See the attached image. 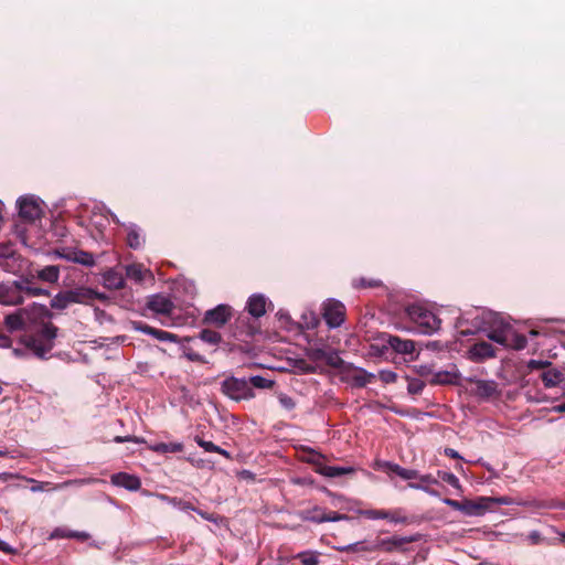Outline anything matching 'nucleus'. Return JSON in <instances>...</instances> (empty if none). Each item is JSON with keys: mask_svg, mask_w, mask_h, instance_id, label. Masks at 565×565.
Segmentation results:
<instances>
[{"mask_svg": "<svg viewBox=\"0 0 565 565\" xmlns=\"http://www.w3.org/2000/svg\"><path fill=\"white\" fill-rule=\"evenodd\" d=\"M444 452H445V455H446L447 457H449V458H454V459H459V458H461V457L459 456V454H458L455 449H452V448H445V451H444Z\"/></svg>", "mask_w": 565, "mask_h": 565, "instance_id": "e2e57ef3", "label": "nucleus"}, {"mask_svg": "<svg viewBox=\"0 0 565 565\" xmlns=\"http://www.w3.org/2000/svg\"><path fill=\"white\" fill-rule=\"evenodd\" d=\"M247 382L252 388H270L275 384L274 381L263 377L260 375L252 376L249 377V380H247Z\"/></svg>", "mask_w": 565, "mask_h": 565, "instance_id": "58836bf2", "label": "nucleus"}, {"mask_svg": "<svg viewBox=\"0 0 565 565\" xmlns=\"http://www.w3.org/2000/svg\"><path fill=\"white\" fill-rule=\"evenodd\" d=\"M552 363L550 361H540V360H530L527 362V367L530 370H547Z\"/></svg>", "mask_w": 565, "mask_h": 565, "instance_id": "603ef678", "label": "nucleus"}, {"mask_svg": "<svg viewBox=\"0 0 565 565\" xmlns=\"http://www.w3.org/2000/svg\"><path fill=\"white\" fill-rule=\"evenodd\" d=\"M18 206L20 217L28 222H33L41 216V206L32 196H24L19 199Z\"/></svg>", "mask_w": 565, "mask_h": 565, "instance_id": "ddd939ff", "label": "nucleus"}, {"mask_svg": "<svg viewBox=\"0 0 565 565\" xmlns=\"http://www.w3.org/2000/svg\"><path fill=\"white\" fill-rule=\"evenodd\" d=\"M23 294H26L28 296H41V295H49V291L45 289H42L40 287H29L23 285Z\"/></svg>", "mask_w": 565, "mask_h": 565, "instance_id": "864d4df0", "label": "nucleus"}, {"mask_svg": "<svg viewBox=\"0 0 565 565\" xmlns=\"http://www.w3.org/2000/svg\"><path fill=\"white\" fill-rule=\"evenodd\" d=\"M475 395L481 398H490L497 393L498 385L494 381H476Z\"/></svg>", "mask_w": 565, "mask_h": 565, "instance_id": "a878e982", "label": "nucleus"}, {"mask_svg": "<svg viewBox=\"0 0 565 565\" xmlns=\"http://www.w3.org/2000/svg\"><path fill=\"white\" fill-rule=\"evenodd\" d=\"M399 477L404 480H414L419 477V473L417 470L414 469L402 468Z\"/></svg>", "mask_w": 565, "mask_h": 565, "instance_id": "6e6d98bb", "label": "nucleus"}, {"mask_svg": "<svg viewBox=\"0 0 565 565\" xmlns=\"http://www.w3.org/2000/svg\"><path fill=\"white\" fill-rule=\"evenodd\" d=\"M260 331L258 320L245 312L241 313L232 327V335L239 342L248 343Z\"/></svg>", "mask_w": 565, "mask_h": 565, "instance_id": "39448f33", "label": "nucleus"}, {"mask_svg": "<svg viewBox=\"0 0 565 565\" xmlns=\"http://www.w3.org/2000/svg\"><path fill=\"white\" fill-rule=\"evenodd\" d=\"M71 305L72 302L67 290H63L56 294L50 302L51 308L55 310H64L68 308Z\"/></svg>", "mask_w": 565, "mask_h": 565, "instance_id": "473e14b6", "label": "nucleus"}, {"mask_svg": "<svg viewBox=\"0 0 565 565\" xmlns=\"http://www.w3.org/2000/svg\"><path fill=\"white\" fill-rule=\"evenodd\" d=\"M387 512L388 510H376V509H370L363 511V515L371 520H377V519H387Z\"/></svg>", "mask_w": 565, "mask_h": 565, "instance_id": "49530a36", "label": "nucleus"}, {"mask_svg": "<svg viewBox=\"0 0 565 565\" xmlns=\"http://www.w3.org/2000/svg\"><path fill=\"white\" fill-rule=\"evenodd\" d=\"M320 553L315 551H305L296 555V558L301 562L302 565H319Z\"/></svg>", "mask_w": 565, "mask_h": 565, "instance_id": "c9c22d12", "label": "nucleus"}, {"mask_svg": "<svg viewBox=\"0 0 565 565\" xmlns=\"http://www.w3.org/2000/svg\"><path fill=\"white\" fill-rule=\"evenodd\" d=\"M134 328L135 330L137 331H140L145 334H149V335H152L154 337V334H157V331L158 329L142 322V321H137V322H134Z\"/></svg>", "mask_w": 565, "mask_h": 565, "instance_id": "de8ad7c7", "label": "nucleus"}, {"mask_svg": "<svg viewBox=\"0 0 565 565\" xmlns=\"http://www.w3.org/2000/svg\"><path fill=\"white\" fill-rule=\"evenodd\" d=\"M457 381V375L455 373L448 371H440L433 375L429 383L431 385H446V384H455Z\"/></svg>", "mask_w": 565, "mask_h": 565, "instance_id": "2f4dec72", "label": "nucleus"}, {"mask_svg": "<svg viewBox=\"0 0 565 565\" xmlns=\"http://www.w3.org/2000/svg\"><path fill=\"white\" fill-rule=\"evenodd\" d=\"M147 306L151 311L160 315H171L174 309L173 302L163 295L151 296Z\"/></svg>", "mask_w": 565, "mask_h": 565, "instance_id": "f3484780", "label": "nucleus"}, {"mask_svg": "<svg viewBox=\"0 0 565 565\" xmlns=\"http://www.w3.org/2000/svg\"><path fill=\"white\" fill-rule=\"evenodd\" d=\"M470 354L472 360L482 361L484 359L493 358L495 355V351L489 342L480 341L471 347Z\"/></svg>", "mask_w": 565, "mask_h": 565, "instance_id": "aec40b11", "label": "nucleus"}, {"mask_svg": "<svg viewBox=\"0 0 565 565\" xmlns=\"http://www.w3.org/2000/svg\"><path fill=\"white\" fill-rule=\"evenodd\" d=\"M511 326L505 324L500 329L492 330L488 333V338L503 347L508 343V339L511 337Z\"/></svg>", "mask_w": 565, "mask_h": 565, "instance_id": "7c9ffc66", "label": "nucleus"}, {"mask_svg": "<svg viewBox=\"0 0 565 565\" xmlns=\"http://www.w3.org/2000/svg\"><path fill=\"white\" fill-rule=\"evenodd\" d=\"M324 363L328 366L337 369V370H339L342 373L347 372L349 370V367H351V364L344 362L340 358L339 353L337 351H334V350H328L327 351Z\"/></svg>", "mask_w": 565, "mask_h": 565, "instance_id": "c85d7f7f", "label": "nucleus"}, {"mask_svg": "<svg viewBox=\"0 0 565 565\" xmlns=\"http://www.w3.org/2000/svg\"><path fill=\"white\" fill-rule=\"evenodd\" d=\"M324 363L328 366L337 369V370H339L342 373L347 372L349 370V367H351V364L344 362L340 358L339 353L337 351H334V350H328L327 351Z\"/></svg>", "mask_w": 565, "mask_h": 565, "instance_id": "cd10ccee", "label": "nucleus"}, {"mask_svg": "<svg viewBox=\"0 0 565 565\" xmlns=\"http://www.w3.org/2000/svg\"><path fill=\"white\" fill-rule=\"evenodd\" d=\"M127 232V244L132 249H139L143 243L145 237L141 234V230L136 224H129L126 226Z\"/></svg>", "mask_w": 565, "mask_h": 565, "instance_id": "393cba45", "label": "nucleus"}, {"mask_svg": "<svg viewBox=\"0 0 565 565\" xmlns=\"http://www.w3.org/2000/svg\"><path fill=\"white\" fill-rule=\"evenodd\" d=\"M103 285L110 290H119L125 287L124 276L115 269H109L103 275Z\"/></svg>", "mask_w": 565, "mask_h": 565, "instance_id": "412c9836", "label": "nucleus"}, {"mask_svg": "<svg viewBox=\"0 0 565 565\" xmlns=\"http://www.w3.org/2000/svg\"><path fill=\"white\" fill-rule=\"evenodd\" d=\"M299 516L302 521H309L313 523L337 522L349 519L347 514H341L335 511L326 512L318 505L313 507L312 509L301 511Z\"/></svg>", "mask_w": 565, "mask_h": 565, "instance_id": "6e6552de", "label": "nucleus"}, {"mask_svg": "<svg viewBox=\"0 0 565 565\" xmlns=\"http://www.w3.org/2000/svg\"><path fill=\"white\" fill-rule=\"evenodd\" d=\"M554 411L557 413H565V403H561V404L554 406Z\"/></svg>", "mask_w": 565, "mask_h": 565, "instance_id": "774afa93", "label": "nucleus"}, {"mask_svg": "<svg viewBox=\"0 0 565 565\" xmlns=\"http://www.w3.org/2000/svg\"><path fill=\"white\" fill-rule=\"evenodd\" d=\"M58 328L50 320H38L28 333L20 338V342L38 359H47L55 345Z\"/></svg>", "mask_w": 565, "mask_h": 565, "instance_id": "f257e3e1", "label": "nucleus"}, {"mask_svg": "<svg viewBox=\"0 0 565 565\" xmlns=\"http://www.w3.org/2000/svg\"><path fill=\"white\" fill-rule=\"evenodd\" d=\"M23 300V282L13 281L11 284L0 285V303L17 306L22 303Z\"/></svg>", "mask_w": 565, "mask_h": 565, "instance_id": "9b49d317", "label": "nucleus"}, {"mask_svg": "<svg viewBox=\"0 0 565 565\" xmlns=\"http://www.w3.org/2000/svg\"><path fill=\"white\" fill-rule=\"evenodd\" d=\"M438 477L444 482L448 483L449 486H451V487H454L456 489L460 488L459 479L452 472H449V471H438Z\"/></svg>", "mask_w": 565, "mask_h": 565, "instance_id": "37998d69", "label": "nucleus"}, {"mask_svg": "<svg viewBox=\"0 0 565 565\" xmlns=\"http://www.w3.org/2000/svg\"><path fill=\"white\" fill-rule=\"evenodd\" d=\"M508 497L492 498L479 497L476 500H462L461 512L466 515H483L487 511L491 510L494 504H510Z\"/></svg>", "mask_w": 565, "mask_h": 565, "instance_id": "423d86ee", "label": "nucleus"}, {"mask_svg": "<svg viewBox=\"0 0 565 565\" xmlns=\"http://www.w3.org/2000/svg\"><path fill=\"white\" fill-rule=\"evenodd\" d=\"M221 392L228 398L241 402L249 401L255 397L253 388L249 386L247 380L228 376L221 382Z\"/></svg>", "mask_w": 565, "mask_h": 565, "instance_id": "20e7f679", "label": "nucleus"}, {"mask_svg": "<svg viewBox=\"0 0 565 565\" xmlns=\"http://www.w3.org/2000/svg\"><path fill=\"white\" fill-rule=\"evenodd\" d=\"M527 340L523 334H518L511 329V337L508 339V343H505L507 348H512L515 350H522L526 347Z\"/></svg>", "mask_w": 565, "mask_h": 565, "instance_id": "4c0bfd02", "label": "nucleus"}, {"mask_svg": "<svg viewBox=\"0 0 565 565\" xmlns=\"http://www.w3.org/2000/svg\"><path fill=\"white\" fill-rule=\"evenodd\" d=\"M233 316V308L230 305H218L213 309L205 311L202 323L215 328L224 327Z\"/></svg>", "mask_w": 565, "mask_h": 565, "instance_id": "1a4fd4ad", "label": "nucleus"}, {"mask_svg": "<svg viewBox=\"0 0 565 565\" xmlns=\"http://www.w3.org/2000/svg\"><path fill=\"white\" fill-rule=\"evenodd\" d=\"M12 353L17 358H24L25 356V352L22 349H13Z\"/></svg>", "mask_w": 565, "mask_h": 565, "instance_id": "338daca9", "label": "nucleus"}, {"mask_svg": "<svg viewBox=\"0 0 565 565\" xmlns=\"http://www.w3.org/2000/svg\"><path fill=\"white\" fill-rule=\"evenodd\" d=\"M72 305H89L94 300H104L105 296L88 287H76L67 290Z\"/></svg>", "mask_w": 565, "mask_h": 565, "instance_id": "4468645a", "label": "nucleus"}, {"mask_svg": "<svg viewBox=\"0 0 565 565\" xmlns=\"http://www.w3.org/2000/svg\"><path fill=\"white\" fill-rule=\"evenodd\" d=\"M246 309V315L258 320L259 317L266 313V298L263 295L250 296L248 298Z\"/></svg>", "mask_w": 565, "mask_h": 565, "instance_id": "6ab92c4d", "label": "nucleus"}, {"mask_svg": "<svg viewBox=\"0 0 565 565\" xmlns=\"http://www.w3.org/2000/svg\"><path fill=\"white\" fill-rule=\"evenodd\" d=\"M444 502L454 510L461 511L462 509V501L445 499Z\"/></svg>", "mask_w": 565, "mask_h": 565, "instance_id": "bf43d9fd", "label": "nucleus"}, {"mask_svg": "<svg viewBox=\"0 0 565 565\" xmlns=\"http://www.w3.org/2000/svg\"><path fill=\"white\" fill-rule=\"evenodd\" d=\"M406 312L419 333L431 334L440 328L441 320L431 310L420 305L407 307Z\"/></svg>", "mask_w": 565, "mask_h": 565, "instance_id": "7ed1b4c3", "label": "nucleus"}, {"mask_svg": "<svg viewBox=\"0 0 565 565\" xmlns=\"http://www.w3.org/2000/svg\"><path fill=\"white\" fill-rule=\"evenodd\" d=\"M417 479H419L420 482L426 483V484L438 483L437 479L434 478L431 475H419V477Z\"/></svg>", "mask_w": 565, "mask_h": 565, "instance_id": "052dcab7", "label": "nucleus"}, {"mask_svg": "<svg viewBox=\"0 0 565 565\" xmlns=\"http://www.w3.org/2000/svg\"><path fill=\"white\" fill-rule=\"evenodd\" d=\"M53 312L44 305L33 303L30 308H23L4 318V324L9 331H29L38 320H51Z\"/></svg>", "mask_w": 565, "mask_h": 565, "instance_id": "f03ea898", "label": "nucleus"}, {"mask_svg": "<svg viewBox=\"0 0 565 565\" xmlns=\"http://www.w3.org/2000/svg\"><path fill=\"white\" fill-rule=\"evenodd\" d=\"M382 339L396 353L412 354L415 351V342L412 340H403L392 334H383Z\"/></svg>", "mask_w": 565, "mask_h": 565, "instance_id": "dca6fc26", "label": "nucleus"}, {"mask_svg": "<svg viewBox=\"0 0 565 565\" xmlns=\"http://www.w3.org/2000/svg\"><path fill=\"white\" fill-rule=\"evenodd\" d=\"M126 276L127 278L140 282L143 280L145 271L143 267L140 264H131L126 266Z\"/></svg>", "mask_w": 565, "mask_h": 565, "instance_id": "e433bc0d", "label": "nucleus"}, {"mask_svg": "<svg viewBox=\"0 0 565 565\" xmlns=\"http://www.w3.org/2000/svg\"><path fill=\"white\" fill-rule=\"evenodd\" d=\"M36 277L42 281L55 284L60 278V267L57 265L44 266L36 270Z\"/></svg>", "mask_w": 565, "mask_h": 565, "instance_id": "bb28decb", "label": "nucleus"}, {"mask_svg": "<svg viewBox=\"0 0 565 565\" xmlns=\"http://www.w3.org/2000/svg\"><path fill=\"white\" fill-rule=\"evenodd\" d=\"M541 380L545 387H555L565 380V375L562 371L552 367V365L542 372Z\"/></svg>", "mask_w": 565, "mask_h": 565, "instance_id": "5701e85b", "label": "nucleus"}, {"mask_svg": "<svg viewBox=\"0 0 565 565\" xmlns=\"http://www.w3.org/2000/svg\"><path fill=\"white\" fill-rule=\"evenodd\" d=\"M12 345V340L9 335L0 332V348L7 349Z\"/></svg>", "mask_w": 565, "mask_h": 565, "instance_id": "13d9d810", "label": "nucleus"}, {"mask_svg": "<svg viewBox=\"0 0 565 565\" xmlns=\"http://www.w3.org/2000/svg\"><path fill=\"white\" fill-rule=\"evenodd\" d=\"M352 286L355 289L360 288H379L383 286V282L376 278L359 277L352 280Z\"/></svg>", "mask_w": 565, "mask_h": 565, "instance_id": "f704fd0d", "label": "nucleus"}, {"mask_svg": "<svg viewBox=\"0 0 565 565\" xmlns=\"http://www.w3.org/2000/svg\"><path fill=\"white\" fill-rule=\"evenodd\" d=\"M198 340L209 345L216 347L222 341V335L220 332L206 328L202 329L196 337L185 338V341L188 342H196Z\"/></svg>", "mask_w": 565, "mask_h": 565, "instance_id": "4be33fe9", "label": "nucleus"}, {"mask_svg": "<svg viewBox=\"0 0 565 565\" xmlns=\"http://www.w3.org/2000/svg\"><path fill=\"white\" fill-rule=\"evenodd\" d=\"M345 307L338 300H329L323 307V319L330 328H338L344 322Z\"/></svg>", "mask_w": 565, "mask_h": 565, "instance_id": "f8f14e48", "label": "nucleus"}, {"mask_svg": "<svg viewBox=\"0 0 565 565\" xmlns=\"http://www.w3.org/2000/svg\"><path fill=\"white\" fill-rule=\"evenodd\" d=\"M387 515L388 516L386 520H388L393 523H403V524L411 523L409 518L403 514L402 509L388 510Z\"/></svg>", "mask_w": 565, "mask_h": 565, "instance_id": "a19ab883", "label": "nucleus"}, {"mask_svg": "<svg viewBox=\"0 0 565 565\" xmlns=\"http://www.w3.org/2000/svg\"><path fill=\"white\" fill-rule=\"evenodd\" d=\"M379 377L383 383L390 384L396 382L397 374L390 370H383L379 373Z\"/></svg>", "mask_w": 565, "mask_h": 565, "instance_id": "3c124183", "label": "nucleus"}, {"mask_svg": "<svg viewBox=\"0 0 565 565\" xmlns=\"http://www.w3.org/2000/svg\"><path fill=\"white\" fill-rule=\"evenodd\" d=\"M278 401L281 407L285 408L286 411H291L296 407L294 398L285 393L278 394Z\"/></svg>", "mask_w": 565, "mask_h": 565, "instance_id": "a18cd8bd", "label": "nucleus"}, {"mask_svg": "<svg viewBox=\"0 0 565 565\" xmlns=\"http://www.w3.org/2000/svg\"><path fill=\"white\" fill-rule=\"evenodd\" d=\"M318 472L324 477L335 478L353 473L354 469L352 467L322 466L318 469Z\"/></svg>", "mask_w": 565, "mask_h": 565, "instance_id": "c756f323", "label": "nucleus"}, {"mask_svg": "<svg viewBox=\"0 0 565 565\" xmlns=\"http://www.w3.org/2000/svg\"><path fill=\"white\" fill-rule=\"evenodd\" d=\"M114 441L115 443H126V441H135V443H139V439L137 437H134V436H116L114 438Z\"/></svg>", "mask_w": 565, "mask_h": 565, "instance_id": "680f3d73", "label": "nucleus"}, {"mask_svg": "<svg viewBox=\"0 0 565 565\" xmlns=\"http://www.w3.org/2000/svg\"><path fill=\"white\" fill-rule=\"evenodd\" d=\"M409 487H411V488H414V489H420V490H424V491H426V492H428V493H430V494H433V493H434V491H433V490H430L428 487H425V486H423V484L409 483Z\"/></svg>", "mask_w": 565, "mask_h": 565, "instance_id": "0e129e2a", "label": "nucleus"}, {"mask_svg": "<svg viewBox=\"0 0 565 565\" xmlns=\"http://www.w3.org/2000/svg\"><path fill=\"white\" fill-rule=\"evenodd\" d=\"M215 452H217V454L222 455V456H223V457H225L226 459H232L231 454H230L227 450H225V449H223V448H221V447H218V450H216Z\"/></svg>", "mask_w": 565, "mask_h": 565, "instance_id": "69168bd1", "label": "nucleus"}, {"mask_svg": "<svg viewBox=\"0 0 565 565\" xmlns=\"http://www.w3.org/2000/svg\"><path fill=\"white\" fill-rule=\"evenodd\" d=\"M327 351L328 350H324V349H321V348H311L308 351L307 356H308V359L310 361H312L315 363L324 362L326 355H327Z\"/></svg>", "mask_w": 565, "mask_h": 565, "instance_id": "79ce46f5", "label": "nucleus"}, {"mask_svg": "<svg viewBox=\"0 0 565 565\" xmlns=\"http://www.w3.org/2000/svg\"><path fill=\"white\" fill-rule=\"evenodd\" d=\"M90 535L84 531H71L65 527H56L49 536L50 540L55 539H76L78 541H87Z\"/></svg>", "mask_w": 565, "mask_h": 565, "instance_id": "b1692460", "label": "nucleus"}, {"mask_svg": "<svg viewBox=\"0 0 565 565\" xmlns=\"http://www.w3.org/2000/svg\"><path fill=\"white\" fill-rule=\"evenodd\" d=\"M527 537H529V541L531 542V544H533V545L540 544L544 541L543 536L541 535V533L539 531L530 532Z\"/></svg>", "mask_w": 565, "mask_h": 565, "instance_id": "4d7b16f0", "label": "nucleus"}, {"mask_svg": "<svg viewBox=\"0 0 565 565\" xmlns=\"http://www.w3.org/2000/svg\"><path fill=\"white\" fill-rule=\"evenodd\" d=\"M344 374L348 375L355 387H365L375 380L374 374L366 372L364 369L355 367L352 364Z\"/></svg>", "mask_w": 565, "mask_h": 565, "instance_id": "a211bd4d", "label": "nucleus"}, {"mask_svg": "<svg viewBox=\"0 0 565 565\" xmlns=\"http://www.w3.org/2000/svg\"><path fill=\"white\" fill-rule=\"evenodd\" d=\"M159 341H175L177 335L163 330L158 329L157 334L154 337Z\"/></svg>", "mask_w": 565, "mask_h": 565, "instance_id": "5fc2aeb1", "label": "nucleus"}, {"mask_svg": "<svg viewBox=\"0 0 565 565\" xmlns=\"http://www.w3.org/2000/svg\"><path fill=\"white\" fill-rule=\"evenodd\" d=\"M415 539L413 537H402V536H392L388 539L380 540L379 543L375 546H362L361 542L353 543L350 545H347L344 547H340L339 551L341 552H360V551H366L372 552L377 548H382L385 552H392L398 547H402L405 544L414 542Z\"/></svg>", "mask_w": 565, "mask_h": 565, "instance_id": "0eeeda50", "label": "nucleus"}, {"mask_svg": "<svg viewBox=\"0 0 565 565\" xmlns=\"http://www.w3.org/2000/svg\"><path fill=\"white\" fill-rule=\"evenodd\" d=\"M380 466L386 471L387 473H395L399 477L402 468L399 465L391 461H383L380 463Z\"/></svg>", "mask_w": 565, "mask_h": 565, "instance_id": "8fccbe9b", "label": "nucleus"}, {"mask_svg": "<svg viewBox=\"0 0 565 565\" xmlns=\"http://www.w3.org/2000/svg\"><path fill=\"white\" fill-rule=\"evenodd\" d=\"M111 484L125 488L129 491H138L141 488V480L136 475L117 472L110 477Z\"/></svg>", "mask_w": 565, "mask_h": 565, "instance_id": "2eb2a0df", "label": "nucleus"}, {"mask_svg": "<svg viewBox=\"0 0 565 565\" xmlns=\"http://www.w3.org/2000/svg\"><path fill=\"white\" fill-rule=\"evenodd\" d=\"M194 441L207 452H215L216 450H218V446H216L212 441L204 440L201 436H195Z\"/></svg>", "mask_w": 565, "mask_h": 565, "instance_id": "09e8293b", "label": "nucleus"}, {"mask_svg": "<svg viewBox=\"0 0 565 565\" xmlns=\"http://www.w3.org/2000/svg\"><path fill=\"white\" fill-rule=\"evenodd\" d=\"M151 449L159 454L181 452L183 445L181 443H158L153 445Z\"/></svg>", "mask_w": 565, "mask_h": 565, "instance_id": "72a5a7b5", "label": "nucleus"}, {"mask_svg": "<svg viewBox=\"0 0 565 565\" xmlns=\"http://www.w3.org/2000/svg\"><path fill=\"white\" fill-rule=\"evenodd\" d=\"M53 254L60 258L84 265L86 267H93L95 265L94 255L89 252L75 249L72 247L55 248Z\"/></svg>", "mask_w": 565, "mask_h": 565, "instance_id": "9d476101", "label": "nucleus"}, {"mask_svg": "<svg viewBox=\"0 0 565 565\" xmlns=\"http://www.w3.org/2000/svg\"><path fill=\"white\" fill-rule=\"evenodd\" d=\"M183 355L191 362H198L201 364L206 363V359L201 355L193 347H183Z\"/></svg>", "mask_w": 565, "mask_h": 565, "instance_id": "ea45409f", "label": "nucleus"}, {"mask_svg": "<svg viewBox=\"0 0 565 565\" xmlns=\"http://www.w3.org/2000/svg\"><path fill=\"white\" fill-rule=\"evenodd\" d=\"M424 387H425V383L422 380H419V379H412L408 382L407 391L412 395H417V394H420L423 392Z\"/></svg>", "mask_w": 565, "mask_h": 565, "instance_id": "c03bdc74", "label": "nucleus"}]
</instances>
